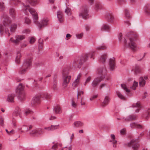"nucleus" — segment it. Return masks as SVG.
<instances>
[{
	"mask_svg": "<svg viewBox=\"0 0 150 150\" xmlns=\"http://www.w3.org/2000/svg\"><path fill=\"white\" fill-rule=\"evenodd\" d=\"M109 64L111 70H113L115 68V58H114L110 59H109Z\"/></svg>",
	"mask_w": 150,
	"mask_h": 150,
	"instance_id": "obj_14",
	"label": "nucleus"
},
{
	"mask_svg": "<svg viewBox=\"0 0 150 150\" xmlns=\"http://www.w3.org/2000/svg\"><path fill=\"white\" fill-rule=\"evenodd\" d=\"M133 108L137 107V109L136 110V112H138L140 109V103L137 102L135 104H133L132 105Z\"/></svg>",
	"mask_w": 150,
	"mask_h": 150,
	"instance_id": "obj_30",
	"label": "nucleus"
},
{
	"mask_svg": "<svg viewBox=\"0 0 150 150\" xmlns=\"http://www.w3.org/2000/svg\"><path fill=\"white\" fill-rule=\"evenodd\" d=\"M40 95L41 98H45L46 99H49L51 97V96L50 94L45 92L43 93Z\"/></svg>",
	"mask_w": 150,
	"mask_h": 150,
	"instance_id": "obj_26",
	"label": "nucleus"
},
{
	"mask_svg": "<svg viewBox=\"0 0 150 150\" xmlns=\"http://www.w3.org/2000/svg\"><path fill=\"white\" fill-rule=\"evenodd\" d=\"M12 1H13L14 4L15 5H16L17 4V3H16V2L17 3H19L20 2V1L19 0H12Z\"/></svg>",
	"mask_w": 150,
	"mask_h": 150,
	"instance_id": "obj_63",
	"label": "nucleus"
},
{
	"mask_svg": "<svg viewBox=\"0 0 150 150\" xmlns=\"http://www.w3.org/2000/svg\"><path fill=\"white\" fill-rule=\"evenodd\" d=\"M148 79L147 75H144L141 76V86H144L146 84V81Z\"/></svg>",
	"mask_w": 150,
	"mask_h": 150,
	"instance_id": "obj_24",
	"label": "nucleus"
},
{
	"mask_svg": "<svg viewBox=\"0 0 150 150\" xmlns=\"http://www.w3.org/2000/svg\"><path fill=\"white\" fill-rule=\"evenodd\" d=\"M110 100V98L108 96H106L104 98L103 102L102 103V106L104 107L106 106L109 103Z\"/></svg>",
	"mask_w": 150,
	"mask_h": 150,
	"instance_id": "obj_21",
	"label": "nucleus"
},
{
	"mask_svg": "<svg viewBox=\"0 0 150 150\" xmlns=\"http://www.w3.org/2000/svg\"><path fill=\"white\" fill-rule=\"evenodd\" d=\"M98 73L102 76L95 78L92 82L91 85L94 89L96 88L99 83L104 79L105 75L107 72V70L105 68H99L98 69Z\"/></svg>",
	"mask_w": 150,
	"mask_h": 150,
	"instance_id": "obj_5",
	"label": "nucleus"
},
{
	"mask_svg": "<svg viewBox=\"0 0 150 150\" xmlns=\"http://www.w3.org/2000/svg\"><path fill=\"white\" fill-rule=\"evenodd\" d=\"M138 143L137 141L132 139L129 143L125 144V145L127 146L128 147L132 146L133 150H138L139 146Z\"/></svg>",
	"mask_w": 150,
	"mask_h": 150,
	"instance_id": "obj_11",
	"label": "nucleus"
},
{
	"mask_svg": "<svg viewBox=\"0 0 150 150\" xmlns=\"http://www.w3.org/2000/svg\"><path fill=\"white\" fill-rule=\"evenodd\" d=\"M98 95H94L90 98V100H92L97 97Z\"/></svg>",
	"mask_w": 150,
	"mask_h": 150,
	"instance_id": "obj_58",
	"label": "nucleus"
},
{
	"mask_svg": "<svg viewBox=\"0 0 150 150\" xmlns=\"http://www.w3.org/2000/svg\"><path fill=\"white\" fill-rule=\"evenodd\" d=\"M11 23L10 18L6 16L4 19L3 24H0V33L1 35L5 33L8 37H9L10 33L15 31L17 27V25L15 24L11 25L10 27V30H9L8 28Z\"/></svg>",
	"mask_w": 150,
	"mask_h": 150,
	"instance_id": "obj_2",
	"label": "nucleus"
},
{
	"mask_svg": "<svg viewBox=\"0 0 150 150\" xmlns=\"http://www.w3.org/2000/svg\"><path fill=\"white\" fill-rule=\"evenodd\" d=\"M33 127V126L32 125H30L28 126V127L26 126L23 125L22 128H20L18 129L19 130H21L23 128V129H24L25 131L27 132L29 130L31 129Z\"/></svg>",
	"mask_w": 150,
	"mask_h": 150,
	"instance_id": "obj_28",
	"label": "nucleus"
},
{
	"mask_svg": "<svg viewBox=\"0 0 150 150\" xmlns=\"http://www.w3.org/2000/svg\"><path fill=\"white\" fill-rule=\"evenodd\" d=\"M26 4L25 5L24 4H23L25 7L24 10L25 11L28 10L30 13L32 15L33 18L34 22L39 27L40 29H41L42 28L44 27L45 26L47 25V23L48 20L47 19L43 20L41 23H39L37 21L38 19V16L37 13L36 12L35 10L33 8H30L29 5L28 4H30L31 5L33 6H35L37 4V0H26L25 2Z\"/></svg>",
	"mask_w": 150,
	"mask_h": 150,
	"instance_id": "obj_1",
	"label": "nucleus"
},
{
	"mask_svg": "<svg viewBox=\"0 0 150 150\" xmlns=\"http://www.w3.org/2000/svg\"><path fill=\"white\" fill-rule=\"evenodd\" d=\"M24 86L22 84H19L16 89V92L18 94L24 92L23 91Z\"/></svg>",
	"mask_w": 150,
	"mask_h": 150,
	"instance_id": "obj_15",
	"label": "nucleus"
},
{
	"mask_svg": "<svg viewBox=\"0 0 150 150\" xmlns=\"http://www.w3.org/2000/svg\"><path fill=\"white\" fill-rule=\"evenodd\" d=\"M106 85L105 84H101L100 86L99 89H101V88L104 86H105Z\"/></svg>",
	"mask_w": 150,
	"mask_h": 150,
	"instance_id": "obj_62",
	"label": "nucleus"
},
{
	"mask_svg": "<svg viewBox=\"0 0 150 150\" xmlns=\"http://www.w3.org/2000/svg\"><path fill=\"white\" fill-rule=\"evenodd\" d=\"M88 9L86 6L83 7L80 13L79 14L80 17H82L83 19H86L89 18L88 16Z\"/></svg>",
	"mask_w": 150,
	"mask_h": 150,
	"instance_id": "obj_10",
	"label": "nucleus"
},
{
	"mask_svg": "<svg viewBox=\"0 0 150 150\" xmlns=\"http://www.w3.org/2000/svg\"><path fill=\"white\" fill-rule=\"evenodd\" d=\"M126 36L129 38V41L127 42V40L124 38L123 42L125 45H127L133 51H135L137 49V45L134 41L138 37L137 34L135 32H131L127 34Z\"/></svg>",
	"mask_w": 150,
	"mask_h": 150,
	"instance_id": "obj_4",
	"label": "nucleus"
},
{
	"mask_svg": "<svg viewBox=\"0 0 150 150\" xmlns=\"http://www.w3.org/2000/svg\"><path fill=\"white\" fill-rule=\"evenodd\" d=\"M57 15L59 21L60 22H62L64 20V17L62 12L60 11H58L57 12Z\"/></svg>",
	"mask_w": 150,
	"mask_h": 150,
	"instance_id": "obj_16",
	"label": "nucleus"
},
{
	"mask_svg": "<svg viewBox=\"0 0 150 150\" xmlns=\"http://www.w3.org/2000/svg\"><path fill=\"white\" fill-rule=\"evenodd\" d=\"M138 82H136L135 81H134V82L133 85L131 87V88L132 89L135 90L138 86Z\"/></svg>",
	"mask_w": 150,
	"mask_h": 150,
	"instance_id": "obj_39",
	"label": "nucleus"
},
{
	"mask_svg": "<svg viewBox=\"0 0 150 150\" xmlns=\"http://www.w3.org/2000/svg\"><path fill=\"white\" fill-rule=\"evenodd\" d=\"M133 69L134 71L135 74H137L140 72V66L139 65L136 64Z\"/></svg>",
	"mask_w": 150,
	"mask_h": 150,
	"instance_id": "obj_27",
	"label": "nucleus"
},
{
	"mask_svg": "<svg viewBox=\"0 0 150 150\" xmlns=\"http://www.w3.org/2000/svg\"><path fill=\"white\" fill-rule=\"evenodd\" d=\"M14 133H15L14 130L13 129H12L10 132H9V134H8L10 135L11 134H13Z\"/></svg>",
	"mask_w": 150,
	"mask_h": 150,
	"instance_id": "obj_64",
	"label": "nucleus"
},
{
	"mask_svg": "<svg viewBox=\"0 0 150 150\" xmlns=\"http://www.w3.org/2000/svg\"><path fill=\"white\" fill-rule=\"evenodd\" d=\"M125 132V130L123 129H121L120 131V133L122 134H124Z\"/></svg>",
	"mask_w": 150,
	"mask_h": 150,
	"instance_id": "obj_61",
	"label": "nucleus"
},
{
	"mask_svg": "<svg viewBox=\"0 0 150 150\" xmlns=\"http://www.w3.org/2000/svg\"><path fill=\"white\" fill-rule=\"evenodd\" d=\"M21 109L19 108H17L15 111L13 113V116H17L18 115L21 118Z\"/></svg>",
	"mask_w": 150,
	"mask_h": 150,
	"instance_id": "obj_18",
	"label": "nucleus"
},
{
	"mask_svg": "<svg viewBox=\"0 0 150 150\" xmlns=\"http://www.w3.org/2000/svg\"><path fill=\"white\" fill-rule=\"evenodd\" d=\"M106 48V47L105 45L103 44L102 46L98 47L96 49L97 50H104Z\"/></svg>",
	"mask_w": 150,
	"mask_h": 150,
	"instance_id": "obj_41",
	"label": "nucleus"
},
{
	"mask_svg": "<svg viewBox=\"0 0 150 150\" xmlns=\"http://www.w3.org/2000/svg\"><path fill=\"white\" fill-rule=\"evenodd\" d=\"M57 148V144L54 145L52 147V148L54 150H56Z\"/></svg>",
	"mask_w": 150,
	"mask_h": 150,
	"instance_id": "obj_59",
	"label": "nucleus"
},
{
	"mask_svg": "<svg viewBox=\"0 0 150 150\" xmlns=\"http://www.w3.org/2000/svg\"><path fill=\"white\" fill-rule=\"evenodd\" d=\"M41 40V38H40L38 42L39 43V48L40 49H42L43 45V41H42L40 42V41Z\"/></svg>",
	"mask_w": 150,
	"mask_h": 150,
	"instance_id": "obj_46",
	"label": "nucleus"
},
{
	"mask_svg": "<svg viewBox=\"0 0 150 150\" xmlns=\"http://www.w3.org/2000/svg\"><path fill=\"white\" fill-rule=\"evenodd\" d=\"M131 127H136L138 128L141 127V125L137 123L132 122L130 125Z\"/></svg>",
	"mask_w": 150,
	"mask_h": 150,
	"instance_id": "obj_37",
	"label": "nucleus"
},
{
	"mask_svg": "<svg viewBox=\"0 0 150 150\" xmlns=\"http://www.w3.org/2000/svg\"><path fill=\"white\" fill-rule=\"evenodd\" d=\"M71 105L72 107L73 108H76L77 106V104L73 101H72Z\"/></svg>",
	"mask_w": 150,
	"mask_h": 150,
	"instance_id": "obj_54",
	"label": "nucleus"
},
{
	"mask_svg": "<svg viewBox=\"0 0 150 150\" xmlns=\"http://www.w3.org/2000/svg\"><path fill=\"white\" fill-rule=\"evenodd\" d=\"M121 87L123 88L126 92H129L130 91L126 87V85L124 84H121Z\"/></svg>",
	"mask_w": 150,
	"mask_h": 150,
	"instance_id": "obj_44",
	"label": "nucleus"
},
{
	"mask_svg": "<svg viewBox=\"0 0 150 150\" xmlns=\"http://www.w3.org/2000/svg\"><path fill=\"white\" fill-rule=\"evenodd\" d=\"M125 16L126 17H127L128 18L130 17L129 12L127 9H126L125 10Z\"/></svg>",
	"mask_w": 150,
	"mask_h": 150,
	"instance_id": "obj_51",
	"label": "nucleus"
},
{
	"mask_svg": "<svg viewBox=\"0 0 150 150\" xmlns=\"http://www.w3.org/2000/svg\"><path fill=\"white\" fill-rule=\"evenodd\" d=\"M21 57V54L19 51L17 52L16 56V58L15 62L16 63L19 64L20 62V58Z\"/></svg>",
	"mask_w": 150,
	"mask_h": 150,
	"instance_id": "obj_22",
	"label": "nucleus"
},
{
	"mask_svg": "<svg viewBox=\"0 0 150 150\" xmlns=\"http://www.w3.org/2000/svg\"><path fill=\"white\" fill-rule=\"evenodd\" d=\"M70 70L69 68H64L62 72V86L64 88L66 87L70 82L71 76L69 75Z\"/></svg>",
	"mask_w": 150,
	"mask_h": 150,
	"instance_id": "obj_6",
	"label": "nucleus"
},
{
	"mask_svg": "<svg viewBox=\"0 0 150 150\" xmlns=\"http://www.w3.org/2000/svg\"><path fill=\"white\" fill-rule=\"evenodd\" d=\"M41 97L40 95H37L34 96L31 101V105L33 106L39 103L40 101Z\"/></svg>",
	"mask_w": 150,
	"mask_h": 150,
	"instance_id": "obj_12",
	"label": "nucleus"
},
{
	"mask_svg": "<svg viewBox=\"0 0 150 150\" xmlns=\"http://www.w3.org/2000/svg\"><path fill=\"white\" fill-rule=\"evenodd\" d=\"M15 96L14 94H10L8 96L7 100L8 101L10 102H14V98Z\"/></svg>",
	"mask_w": 150,
	"mask_h": 150,
	"instance_id": "obj_25",
	"label": "nucleus"
},
{
	"mask_svg": "<svg viewBox=\"0 0 150 150\" xmlns=\"http://www.w3.org/2000/svg\"><path fill=\"white\" fill-rule=\"evenodd\" d=\"M136 118V116L134 115H129L127 117L125 118V120L126 121H129L134 120H135Z\"/></svg>",
	"mask_w": 150,
	"mask_h": 150,
	"instance_id": "obj_23",
	"label": "nucleus"
},
{
	"mask_svg": "<svg viewBox=\"0 0 150 150\" xmlns=\"http://www.w3.org/2000/svg\"><path fill=\"white\" fill-rule=\"evenodd\" d=\"M33 112L29 109H26L25 111L24 114L25 116H27L29 114H32Z\"/></svg>",
	"mask_w": 150,
	"mask_h": 150,
	"instance_id": "obj_40",
	"label": "nucleus"
},
{
	"mask_svg": "<svg viewBox=\"0 0 150 150\" xmlns=\"http://www.w3.org/2000/svg\"><path fill=\"white\" fill-rule=\"evenodd\" d=\"M59 125H51L50 127H45L44 129L47 130V131H52L55 129H58L59 127Z\"/></svg>",
	"mask_w": 150,
	"mask_h": 150,
	"instance_id": "obj_20",
	"label": "nucleus"
},
{
	"mask_svg": "<svg viewBox=\"0 0 150 150\" xmlns=\"http://www.w3.org/2000/svg\"><path fill=\"white\" fill-rule=\"evenodd\" d=\"M106 18L108 21L110 22H113L115 20V18H114L112 13H107L106 14Z\"/></svg>",
	"mask_w": 150,
	"mask_h": 150,
	"instance_id": "obj_13",
	"label": "nucleus"
},
{
	"mask_svg": "<svg viewBox=\"0 0 150 150\" xmlns=\"http://www.w3.org/2000/svg\"><path fill=\"white\" fill-rule=\"evenodd\" d=\"M29 38L30 39L29 42L30 44L34 43L35 41V38L34 37Z\"/></svg>",
	"mask_w": 150,
	"mask_h": 150,
	"instance_id": "obj_45",
	"label": "nucleus"
},
{
	"mask_svg": "<svg viewBox=\"0 0 150 150\" xmlns=\"http://www.w3.org/2000/svg\"><path fill=\"white\" fill-rule=\"evenodd\" d=\"M83 34L82 33L77 34L76 35L77 38L78 39H81L83 36Z\"/></svg>",
	"mask_w": 150,
	"mask_h": 150,
	"instance_id": "obj_53",
	"label": "nucleus"
},
{
	"mask_svg": "<svg viewBox=\"0 0 150 150\" xmlns=\"http://www.w3.org/2000/svg\"><path fill=\"white\" fill-rule=\"evenodd\" d=\"M150 115V108H149L147 110L146 113L143 116V117H144L146 120H148L149 118Z\"/></svg>",
	"mask_w": 150,
	"mask_h": 150,
	"instance_id": "obj_34",
	"label": "nucleus"
},
{
	"mask_svg": "<svg viewBox=\"0 0 150 150\" xmlns=\"http://www.w3.org/2000/svg\"><path fill=\"white\" fill-rule=\"evenodd\" d=\"M122 35L121 33H120L119 34V35L118 36V38L120 40H121V39L122 38Z\"/></svg>",
	"mask_w": 150,
	"mask_h": 150,
	"instance_id": "obj_60",
	"label": "nucleus"
},
{
	"mask_svg": "<svg viewBox=\"0 0 150 150\" xmlns=\"http://www.w3.org/2000/svg\"><path fill=\"white\" fill-rule=\"evenodd\" d=\"M18 94V98L21 100H23L25 98V95L24 92Z\"/></svg>",
	"mask_w": 150,
	"mask_h": 150,
	"instance_id": "obj_32",
	"label": "nucleus"
},
{
	"mask_svg": "<svg viewBox=\"0 0 150 150\" xmlns=\"http://www.w3.org/2000/svg\"><path fill=\"white\" fill-rule=\"evenodd\" d=\"M4 124V120L2 117L0 116V124L2 125H3Z\"/></svg>",
	"mask_w": 150,
	"mask_h": 150,
	"instance_id": "obj_52",
	"label": "nucleus"
},
{
	"mask_svg": "<svg viewBox=\"0 0 150 150\" xmlns=\"http://www.w3.org/2000/svg\"><path fill=\"white\" fill-rule=\"evenodd\" d=\"M57 81L54 79V82L52 86V88L54 90H56L57 89Z\"/></svg>",
	"mask_w": 150,
	"mask_h": 150,
	"instance_id": "obj_36",
	"label": "nucleus"
},
{
	"mask_svg": "<svg viewBox=\"0 0 150 150\" xmlns=\"http://www.w3.org/2000/svg\"><path fill=\"white\" fill-rule=\"evenodd\" d=\"M53 110L56 114L59 113L61 112V109L59 106L58 105L56 106L54 108Z\"/></svg>",
	"mask_w": 150,
	"mask_h": 150,
	"instance_id": "obj_31",
	"label": "nucleus"
},
{
	"mask_svg": "<svg viewBox=\"0 0 150 150\" xmlns=\"http://www.w3.org/2000/svg\"><path fill=\"white\" fill-rule=\"evenodd\" d=\"M44 129L42 128H37L33 130L30 132V134L33 136L38 137L44 134Z\"/></svg>",
	"mask_w": 150,
	"mask_h": 150,
	"instance_id": "obj_8",
	"label": "nucleus"
},
{
	"mask_svg": "<svg viewBox=\"0 0 150 150\" xmlns=\"http://www.w3.org/2000/svg\"><path fill=\"white\" fill-rule=\"evenodd\" d=\"M74 125L76 127H80L83 125V123L79 121H77L74 122Z\"/></svg>",
	"mask_w": 150,
	"mask_h": 150,
	"instance_id": "obj_38",
	"label": "nucleus"
},
{
	"mask_svg": "<svg viewBox=\"0 0 150 150\" xmlns=\"http://www.w3.org/2000/svg\"><path fill=\"white\" fill-rule=\"evenodd\" d=\"M4 3H0V10L3 11L4 10L5 7L4 5Z\"/></svg>",
	"mask_w": 150,
	"mask_h": 150,
	"instance_id": "obj_49",
	"label": "nucleus"
},
{
	"mask_svg": "<svg viewBox=\"0 0 150 150\" xmlns=\"http://www.w3.org/2000/svg\"><path fill=\"white\" fill-rule=\"evenodd\" d=\"M91 79L90 76L88 77L86 79L85 82L84 83V85L86 86L87 83H88L91 80Z\"/></svg>",
	"mask_w": 150,
	"mask_h": 150,
	"instance_id": "obj_50",
	"label": "nucleus"
},
{
	"mask_svg": "<svg viewBox=\"0 0 150 150\" xmlns=\"http://www.w3.org/2000/svg\"><path fill=\"white\" fill-rule=\"evenodd\" d=\"M111 29L110 28L109 25L106 24H103L101 28V30L102 31H110Z\"/></svg>",
	"mask_w": 150,
	"mask_h": 150,
	"instance_id": "obj_19",
	"label": "nucleus"
},
{
	"mask_svg": "<svg viewBox=\"0 0 150 150\" xmlns=\"http://www.w3.org/2000/svg\"><path fill=\"white\" fill-rule=\"evenodd\" d=\"M9 13L13 18L15 17L16 12L15 10L13 8H11L10 9Z\"/></svg>",
	"mask_w": 150,
	"mask_h": 150,
	"instance_id": "obj_35",
	"label": "nucleus"
},
{
	"mask_svg": "<svg viewBox=\"0 0 150 150\" xmlns=\"http://www.w3.org/2000/svg\"><path fill=\"white\" fill-rule=\"evenodd\" d=\"M25 23L27 24H28L31 23L30 20L28 17H25Z\"/></svg>",
	"mask_w": 150,
	"mask_h": 150,
	"instance_id": "obj_48",
	"label": "nucleus"
},
{
	"mask_svg": "<svg viewBox=\"0 0 150 150\" xmlns=\"http://www.w3.org/2000/svg\"><path fill=\"white\" fill-rule=\"evenodd\" d=\"M107 58V56L106 54H103L100 58V61L103 64L105 63V61Z\"/></svg>",
	"mask_w": 150,
	"mask_h": 150,
	"instance_id": "obj_33",
	"label": "nucleus"
},
{
	"mask_svg": "<svg viewBox=\"0 0 150 150\" xmlns=\"http://www.w3.org/2000/svg\"><path fill=\"white\" fill-rule=\"evenodd\" d=\"M32 60L30 59H25L23 63L22 69L20 71V73L21 74H23L29 69L30 65H31Z\"/></svg>",
	"mask_w": 150,
	"mask_h": 150,
	"instance_id": "obj_7",
	"label": "nucleus"
},
{
	"mask_svg": "<svg viewBox=\"0 0 150 150\" xmlns=\"http://www.w3.org/2000/svg\"><path fill=\"white\" fill-rule=\"evenodd\" d=\"M15 39H13V38H11L10 41L12 43L16 45L18 44L20 41L24 39L25 38V36L24 35H16L15 36Z\"/></svg>",
	"mask_w": 150,
	"mask_h": 150,
	"instance_id": "obj_9",
	"label": "nucleus"
},
{
	"mask_svg": "<svg viewBox=\"0 0 150 150\" xmlns=\"http://www.w3.org/2000/svg\"><path fill=\"white\" fill-rule=\"evenodd\" d=\"M84 93L83 91H79V92H78L77 96V99L78 98V96H80L81 94H83Z\"/></svg>",
	"mask_w": 150,
	"mask_h": 150,
	"instance_id": "obj_55",
	"label": "nucleus"
},
{
	"mask_svg": "<svg viewBox=\"0 0 150 150\" xmlns=\"http://www.w3.org/2000/svg\"><path fill=\"white\" fill-rule=\"evenodd\" d=\"M116 93L117 96L120 98L122 100H125V97L123 96L120 92L117 91Z\"/></svg>",
	"mask_w": 150,
	"mask_h": 150,
	"instance_id": "obj_42",
	"label": "nucleus"
},
{
	"mask_svg": "<svg viewBox=\"0 0 150 150\" xmlns=\"http://www.w3.org/2000/svg\"><path fill=\"white\" fill-rule=\"evenodd\" d=\"M144 11L147 15H150V5H147L144 8Z\"/></svg>",
	"mask_w": 150,
	"mask_h": 150,
	"instance_id": "obj_29",
	"label": "nucleus"
},
{
	"mask_svg": "<svg viewBox=\"0 0 150 150\" xmlns=\"http://www.w3.org/2000/svg\"><path fill=\"white\" fill-rule=\"evenodd\" d=\"M70 9L68 7H67L65 9V12L68 16H70L71 14Z\"/></svg>",
	"mask_w": 150,
	"mask_h": 150,
	"instance_id": "obj_43",
	"label": "nucleus"
},
{
	"mask_svg": "<svg viewBox=\"0 0 150 150\" xmlns=\"http://www.w3.org/2000/svg\"><path fill=\"white\" fill-rule=\"evenodd\" d=\"M21 109L19 108H17L15 111L13 113V116H17L18 115L21 118Z\"/></svg>",
	"mask_w": 150,
	"mask_h": 150,
	"instance_id": "obj_17",
	"label": "nucleus"
},
{
	"mask_svg": "<svg viewBox=\"0 0 150 150\" xmlns=\"http://www.w3.org/2000/svg\"><path fill=\"white\" fill-rule=\"evenodd\" d=\"M147 96V93L146 92H145L144 93L143 95L142 96V99H144Z\"/></svg>",
	"mask_w": 150,
	"mask_h": 150,
	"instance_id": "obj_57",
	"label": "nucleus"
},
{
	"mask_svg": "<svg viewBox=\"0 0 150 150\" xmlns=\"http://www.w3.org/2000/svg\"><path fill=\"white\" fill-rule=\"evenodd\" d=\"M94 52V51H92L82 55L80 57H77L74 58L71 63L72 67L75 68H80L83 63L87 59L88 57L90 56L91 58H93Z\"/></svg>",
	"mask_w": 150,
	"mask_h": 150,
	"instance_id": "obj_3",
	"label": "nucleus"
},
{
	"mask_svg": "<svg viewBox=\"0 0 150 150\" xmlns=\"http://www.w3.org/2000/svg\"><path fill=\"white\" fill-rule=\"evenodd\" d=\"M100 8V5L99 4H96L95 5V9L96 10Z\"/></svg>",
	"mask_w": 150,
	"mask_h": 150,
	"instance_id": "obj_56",
	"label": "nucleus"
},
{
	"mask_svg": "<svg viewBox=\"0 0 150 150\" xmlns=\"http://www.w3.org/2000/svg\"><path fill=\"white\" fill-rule=\"evenodd\" d=\"M79 81L78 79H76L72 83L73 86L74 87H76Z\"/></svg>",
	"mask_w": 150,
	"mask_h": 150,
	"instance_id": "obj_47",
	"label": "nucleus"
}]
</instances>
